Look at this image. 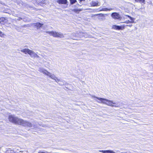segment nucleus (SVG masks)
Instances as JSON below:
<instances>
[{"instance_id": "nucleus-1", "label": "nucleus", "mask_w": 153, "mask_h": 153, "mask_svg": "<svg viewBox=\"0 0 153 153\" xmlns=\"http://www.w3.org/2000/svg\"><path fill=\"white\" fill-rule=\"evenodd\" d=\"M8 118L10 122L24 126L34 128H36L37 126L38 123L37 122L34 121L31 123L26 120L19 118L14 115H9Z\"/></svg>"}, {"instance_id": "nucleus-2", "label": "nucleus", "mask_w": 153, "mask_h": 153, "mask_svg": "<svg viewBox=\"0 0 153 153\" xmlns=\"http://www.w3.org/2000/svg\"><path fill=\"white\" fill-rule=\"evenodd\" d=\"M39 71L40 73H42L52 79L54 80L56 82L61 81L60 79H58L54 74L51 73L43 68H39Z\"/></svg>"}, {"instance_id": "nucleus-3", "label": "nucleus", "mask_w": 153, "mask_h": 153, "mask_svg": "<svg viewBox=\"0 0 153 153\" xmlns=\"http://www.w3.org/2000/svg\"><path fill=\"white\" fill-rule=\"evenodd\" d=\"M91 96L92 98H96L99 100L100 101H99L96 100V101L98 103H103L111 107H118V105H114L112 104V100H108L106 99L98 97H96L92 95H91Z\"/></svg>"}, {"instance_id": "nucleus-4", "label": "nucleus", "mask_w": 153, "mask_h": 153, "mask_svg": "<svg viewBox=\"0 0 153 153\" xmlns=\"http://www.w3.org/2000/svg\"><path fill=\"white\" fill-rule=\"evenodd\" d=\"M21 52L25 54H28L31 57L33 58H39V56L34 51L27 48H24L21 50Z\"/></svg>"}, {"instance_id": "nucleus-5", "label": "nucleus", "mask_w": 153, "mask_h": 153, "mask_svg": "<svg viewBox=\"0 0 153 153\" xmlns=\"http://www.w3.org/2000/svg\"><path fill=\"white\" fill-rule=\"evenodd\" d=\"M46 33H48L50 35L55 37L63 38V34L60 32H58L55 31H46Z\"/></svg>"}, {"instance_id": "nucleus-6", "label": "nucleus", "mask_w": 153, "mask_h": 153, "mask_svg": "<svg viewBox=\"0 0 153 153\" xmlns=\"http://www.w3.org/2000/svg\"><path fill=\"white\" fill-rule=\"evenodd\" d=\"M111 16L114 19L121 20L122 17L118 13L114 12L112 13L111 14Z\"/></svg>"}, {"instance_id": "nucleus-7", "label": "nucleus", "mask_w": 153, "mask_h": 153, "mask_svg": "<svg viewBox=\"0 0 153 153\" xmlns=\"http://www.w3.org/2000/svg\"><path fill=\"white\" fill-rule=\"evenodd\" d=\"M113 28L116 30H123L125 28V25H123L122 26H120L118 25H114Z\"/></svg>"}, {"instance_id": "nucleus-8", "label": "nucleus", "mask_w": 153, "mask_h": 153, "mask_svg": "<svg viewBox=\"0 0 153 153\" xmlns=\"http://www.w3.org/2000/svg\"><path fill=\"white\" fill-rule=\"evenodd\" d=\"M57 2L59 4H66L68 2L67 0H57Z\"/></svg>"}, {"instance_id": "nucleus-9", "label": "nucleus", "mask_w": 153, "mask_h": 153, "mask_svg": "<svg viewBox=\"0 0 153 153\" xmlns=\"http://www.w3.org/2000/svg\"><path fill=\"white\" fill-rule=\"evenodd\" d=\"M100 152H102L104 153H115V152H114L113 151L111 150H106V151H104V150H100L99 151Z\"/></svg>"}, {"instance_id": "nucleus-10", "label": "nucleus", "mask_w": 153, "mask_h": 153, "mask_svg": "<svg viewBox=\"0 0 153 153\" xmlns=\"http://www.w3.org/2000/svg\"><path fill=\"white\" fill-rule=\"evenodd\" d=\"M33 25L34 26L38 28H39L41 27L43 24H41L39 22H37L33 23Z\"/></svg>"}, {"instance_id": "nucleus-11", "label": "nucleus", "mask_w": 153, "mask_h": 153, "mask_svg": "<svg viewBox=\"0 0 153 153\" xmlns=\"http://www.w3.org/2000/svg\"><path fill=\"white\" fill-rule=\"evenodd\" d=\"M80 37V35H79L78 33H74L72 34L71 35V37L72 38V39H73V38L74 37Z\"/></svg>"}, {"instance_id": "nucleus-12", "label": "nucleus", "mask_w": 153, "mask_h": 153, "mask_svg": "<svg viewBox=\"0 0 153 153\" xmlns=\"http://www.w3.org/2000/svg\"><path fill=\"white\" fill-rule=\"evenodd\" d=\"M91 4L93 6H97L100 5V4H99V3L97 1H92L91 3Z\"/></svg>"}, {"instance_id": "nucleus-13", "label": "nucleus", "mask_w": 153, "mask_h": 153, "mask_svg": "<svg viewBox=\"0 0 153 153\" xmlns=\"http://www.w3.org/2000/svg\"><path fill=\"white\" fill-rule=\"evenodd\" d=\"M80 33L82 34V35H80V37H82V36H84L86 38L88 37V35L85 33L81 32Z\"/></svg>"}, {"instance_id": "nucleus-14", "label": "nucleus", "mask_w": 153, "mask_h": 153, "mask_svg": "<svg viewBox=\"0 0 153 153\" xmlns=\"http://www.w3.org/2000/svg\"><path fill=\"white\" fill-rule=\"evenodd\" d=\"M113 9L112 8H110L109 9H108L107 8H103L102 9H101L100 10V11H107L108 10H111Z\"/></svg>"}, {"instance_id": "nucleus-15", "label": "nucleus", "mask_w": 153, "mask_h": 153, "mask_svg": "<svg viewBox=\"0 0 153 153\" xmlns=\"http://www.w3.org/2000/svg\"><path fill=\"white\" fill-rule=\"evenodd\" d=\"M126 16H127L131 19V23H134V20H135V19L134 18H133V17H132L129 16L128 15H126Z\"/></svg>"}, {"instance_id": "nucleus-16", "label": "nucleus", "mask_w": 153, "mask_h": 153, "mask_svg": "<svg viewBox=\"0 0 153 153\" xmlns=\"http://www.w3.org/2000/svg\"><path fill=\"white\" fill-rule=\"evenodd\" d=\"M6 22V19L3 17L1 18L0 19V23L2 22Z\"/></svg>"}, {"instance_id": "nucleus-17", "label": "nucleus", "mask_w": 153, "mask_h": 153, "mask_svg": "<svg viewBox=\"0 0 153 153\" xmlns=\"http://www.w3.org/2000/svg\"><path fill=\"white\" fill-rule=\"evenodd\" d=\"M73 11L76 13H78L79 12L82 11V10L81 9H74Z\"/></svg>"}, {"instance_id": "nucleus-18", "label": "nucleus", "mask_w": 153, "mask_h": 153, "mask_svg": "<svg viewBox=\"0 0 153 153\" xmlns=\"http://www.w3.org/2000/svg\"><path fill=\"white\" fill-rule=\"evenodd\" d=\"M135 1L137 2H140L145 3V0H135Z\"/></svg>"}, {"instance_id": "nucleus-19", "label": "nucleus", "mask_w": 153, "mask_h": 153, "mask_svg": "<svg viewBox=\"0 0 153 153\" xmlns=\"http://www.w3.org/2000/svg\"><path fill=\"white\" fill-rule=\"evenodd\" d=\"M70 3L71 4H73L76 2V0H70Z\"/></svg>"}, {"instance_id": "nucleus-20", "label": "nucleus", "mask_w": 153, "mask_h": 153, "mask_svg": "<svg viewBox=\"0 0 153 153\" xmlns=\"http://www.w3.org/2000/svg\"><path fill=\"white\" fill-rule=\"evenodd\" d=\"M18 4L21 6H22L24 4L23 3V2L21 1H19V2L18 3Z\"/></svg>"}, {"instance_id": "nucleus-21", "label": "nucleus", "mask_w": 153, "mask_h": 153, "mask_svg": "<svg viewBox=\"0 0 153 153\" xmlns=\"http://www.w3.org/2000/svg\"><path fill=\"white\" fill-rule=\"evenodd\" d=\"M4 35V33H3L1 31H0V37H2Z\"/></svg>"}, {"instance_id": "nucleus-22", "label": "nucleus", "mask_w": 153, "mask_h": 153, "mask_svg": "<svg viewBox=\"0 0 153 153\" xmlns=\"http://www.w3.org/2000/svg\"><path fill=\"white\" fill-rule=\"evenodd\" d=\"M124 23H126V24H128L129 23H131V21L128 20L127 21H126L124 22Z\"/></svg>"}, {"instance_id": "nucleus-23", "label": "nucleus", "mask_w": 153, "mask_h": 153, "mask_svg": "<svg viewBox=\"0 0 153 153\" xmlns=\"http://www.w3.org/2000/svg\"><path fill=\"white\" fill-rule=\"evenodd\" d=\"M98 15H100L101 16H103V14L100 13V14H95L94 15L95 16H97Z\"/></svg>"}, {"instance_id": "nucleus-24", "label": "nucleus", "mask_w": 153, "mask_h": 153, "mask_svg": "<svg viewBox=\"0 0 153 153\" xmlns=\"http://www.w3.org/2000/svg\"><path fill=\"white\" fill-rule=\"evenodd\" d=\"M126 26H128V27H132V25H126Z\"/></svg>"}, {"instance_id": "nucleus-25", "label": "nucleus", "mask_w": 153, "mask_h": 153, "mask_svg": "<svg viewBox=\"0 0 153 153\" xmlns=\"http://www.w3.org/2000/svg\"><path fill=\"white\" fill-rule=\"evenodd\" d=\"M112 104L115 105H116V103L115 102H113V101H112Z\"/></svg>"}, {"instance_id": "nucleus-26", "label": "nucleus", "mask_w": 153, "mask_h": 153, "mask_svg": "<svg viewBox=\"0 0 153 153\" xmlns=\"http://www.w3.org/2000/svg\"><path fill=\"white\" fill-rule=\"evenodd\" d=\"M20 19H22V20L23 19V18H19L17 20H20Z\"/></svg>"}, {"instance_id": "nucleus-27", "label": "nucleus", "mask_w": 153, "mask_h": 153, "mask_svg": "<svg viewBox=\"0 0 153 153\" xmlns=\"http://www.w3.org/2000/svg\"><path fill=\"white\" fill-rule=\"evenodd\" d=\"M64 85V84H60V83L59 84V85Z\"/></svg>"}, {"instance_id": "nucleus-28", "label": "nucleus", "mask_w": 153, "mask_h": 153, "mask_svg": "<svg viewBox=\"0 0 153 153\" xmlns=\"http://www.w3.org/2000/svg\"><path fill=\"white\" fill-rule=\"evenodd\" d=\"M80 32H79V33H78L79 34V35H82V34H80Z\"/></svg>"}, {"instance_id": "nucleus-29", "label": "nucleus", "mask_w": 153, "mask_h": 153, "mask_svg": "<svg viewBox=\"0 0 153 153\" xmlns=\"http://www.w3.org/2000/svg\"><path fill=\"white\" fill-rule=\"evenodd\" d=\"M80 1H85V0H79Z\"/></svg>"}, {"instance_id": "nucleus-30", "label": "nucleus", "mask_w": 153, "mask_h": 153, "mask_svg": "<svg viewBox=\"0 0 153 153\" xmlns=\"http://www.w3.org/2000/svg\"><path fill=\"white\" fill-rule=\"evenodd\" d=\"M123 152H120V153H123Z\"/></svg>"}]
</instances>
